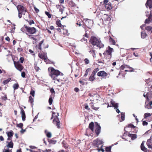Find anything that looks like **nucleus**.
<instances>
[{
    "instance_id": "nucleus-41",
    "label": "nucleus",
    "mask_w": 152,
    "mask_h": 152,
    "mask_svg": "<svg viewBox=\"0 0 152 152\" xmlns=\"http://www.w3.org/2000/svg\"><path fill=\"white\" fill-rule=\"evenodd\" d=\"M34 69L35 70V71L36 72H38L39 71V69H40L39 67L37 66V64H34Z\"/></svg>"
},
{
    "instance_id": "nucleus-5",
    "label": "nucleus",
    "mask_w": 152,
    "mask_h": 152,
    "mask_svg": "<svg viewBox=\"0 0 152 152\" xmlns=\"http://www.w3.org/2000/svg\"><path fill=\"white\" fill-rule=\"evenodd\" d=\"M114 51L113 49L108 46L106 48V50L103 53L104 57L106 59L110 60L112 57V53Z\"/></svg>"
},
{
    "instance_id": "nucleus-59",
    "label": "nucleus",
    "mask_w": 152,
    "mask_h": 152,
    "mask_svg": "<svg viewBox=\"0 0 152 152\" xmlns=\"http://www.w3.org/2000/svg\"><path fill=\"white\" fill-rule=\"evenodd\" d=\"M4 152H12V150H9L8 149H4Z\"/></svg>"
},
{
    "instance_id": "nucleus-13",
    "label": "nucleus",
    "mask_w": 152,
    "mask_h": 152,
    "mask_svg": "<svg viewBox=\"0 0 152 152\" xmlns=\"http://www.w3.org/2000/svg\"><path fill=\"white\" fill-rule=\"evenodd\" d=\"M151 138V137L149 139L147 140L146 142V145L149 148L152 150V140Z\"/></svg>"
},
{
    "instance_id": "nucleus-62",
    "label": "nucleus",
    "mask_w": 152,
    "mask_h": 152,
    "mask_svg": "<svg viewBox=\"0 0 152 152\" xmlns=\"http://www.w3.org/2000/svg\"><path fill=\"white\" fill-rule=\"evenodd\" d=\"M51 151V149H46L45 151L42 150V152H50Z\"/></svg>"
},
{
    "instance_id": "nucleus-60",
    "label": "nucleus",
    "mask_w": 152,
    "mask_h": 152,
    "mask_svg": "<svg viewBox=\"0 0 152 152\" xmlns=\"http://www.w3.org/2000/svg\"><path fill=\"white\" fill-rule=\"evenodd\" d=\"M5 96H2L1 97V99L4 100H6L7 99V97L6 95H5Z\"/></svg>"
},
{
    "instance_id": "nucleus-49",
    "label": "nucleus",
    "mask_w": 152,
    "mask_h": 152,
    "mask_svg": "<svg viewBox=\"0 0 152 152\" xmlns=\"http://www.w3.org/2000/svg\"><path fill=\"white\" fill-rule=\"evenodd\" d=\"M91 107L92 109H93L96 110L99 108V107H96L94 106V105H92L91 106Z\"/></svg>"
},
{
    "instance_id": "nucleus-35",
    "label": "nucleus",
    "mask_w": 152,
    "mask_h": 152,
    "mask_svg": "<svg viewBox=\"0 0 152 152\" xmlns=\"http://www.w3.org/2000/svg\"><path fill=\"white\" fill-rule=\"evenodd\" d=\"M151 116V114L150 113H145L144 115V118H146L148 117H150Z\"/></svg>"
},
{
    "instance_id": "nucleus-50",
    "label": "nucleus",
    "mask_w": 152,
    "mask_h": 152,
    "mask_svg": "<svg viewBox=\"0 0 152 152\" xmlns=\"http://www.w3.org/2000/svg\"><path fill=\"white\" fill-rule=\"evenodd\" d=\"M83 37H86L87 38H88L89 37V34H88V33L87 32V31H86V32L84 34L83 36Z\"/></svg>"
},
{
    "instance_id": "nucleus-11",
    "label": "nucleus",
    "mask_w": 152,
    "mask_h": 152,
    "mask_svg": "<svg viewBox=\"0 0 152 152\" xmlns=\"http://www.w3.org/2000/svg\"><path fill=\"white\" fill-rule=\"evenodd\" d=\"M146 15L148 18L145 20V23H150L152 20V11H150L149 14H146Z\"/></svg>"
},
{
    "instance_id": "nucleus-57",
    "label": "nucleus",
    "mask_w": 152,
    "mask_h": 152,
    "mask_svg": "<svg viewBox=\"0 0 152 152\" xmlns=\"http://www.w3.org/2000/svg\"><path fill=\"white\" fill-rule=\"evenodd\" d=\"M26 75V73L24 72H22L21 75V76L23 77V78L25 77Z\"/></svg>"
},
{
    "instance_id": "nucleus-22",
    "label": "nucleus",
    "mask_w": 152,
    "mask_h": 152,
    "mask_svg": "<svg viewBox=\"0 0 152 152\" xmlns=\"http://www.w3.org/2000/svg\"><path fill=\"white\" fill-rule=\"evenodd\" d=\"M109 37L110 38L109 39V41L110 43L111 44L115 45L116 42L115 40L111 37L109 36Z\"/></svg>"
},
{
    "instance_id": "nucleus-24",
    "label": "nucleus",
    "mask_w": 152,
    "mask_h": 152,
    "mask_svg": "<svg viewBox=\"0 0 152 152\" xmlns=\"http://www.w3.org/2000/svg\"><path fill=\"white\" fill-rule=\"evenodd\" d=\"M94 123L93 122H91L89 124L88 127L91 129L92 131L93 132L94 130Z\"/></svg>"
},
{
    "instance_id": "nucleus-2",
    "label": "nucleus",
    "mask_w": 152,
    "mask_h": 152,
    "mask_svg": "<svg viewBox=\"0 0 152 152\" xmlns=\"http://www.w3.org/2000/svg\"><path fill=\"white\" fill-rule=\"evenodd\" d=\"M90 42L94 46H96L99 49L104 47V44L102 43L100 39L94 36L91 37Z\"/></svg>"
},
{
    "instance_id": "nucleus-37",
    "label": "nucleus",
    "mask_w": 152,
    "mask_h": 152,
    "mask_svg": "<svg viewBox=\"0 0 152 152\" xmlns=\"http://www.w3.org/2000/svg\"><path fill=\"white\" fill-rule=\"evenodd\" d=\"M111 146H110L108 147H106L105 148V151L106 152H110L111 149Z\"/></svg>"
},
{
    "instance_id": "nucleus-33",
    "label": "nucleus",
    "mask_w": 152,
    "mask_h": 152,
    "mask_svg": "<svg viewBox=\"0 0 152 152\" xmlns=\"http://www.w3.org/2000/svg\"><path fill=\"white\" fill-rule=\"evenodd\" d=\"M26 20L28 22L29 24L30 25H31L32 24H34L35 23L34 20H28L27 19Z\"/></svg>"
},
{
    "instance_id": "nucleus-48",
    "label": "nucleus",
    "mask_w": 152,
    "mask_h": 152,
    "mask_svg": "<svg viewBox=\"0 0 152 152\" xmlns=\"http://www.w3.org/2000/svg\"><path fill=\"white\" fill-rule=\"evenodd\" d=\"M143 119H143L142 120V125L143 126H147L148 124V123L145 121H143Z\"/></svg>"
},
{
    "instance_id": "nucleus-27",
    "label": "nucleus",
    "mask_w": 152,
    "mask_h": 152,
    "mask_svg": "<svg viewBox=\"0 0 152 152\" xmlns=\"http://www.w3.org/2000/svg\"><path fill=\"white\" fill-rule=\"evenodd\" d=\"M121 115H118V117L119 118L121 117V121H122L124 120L125 114V113H121Z\"/></svg>"
},
{
    "instance_id": "nucleus-20",
    "label": "nucleus",
    "mask_w": 152,
    "mask_h": 152,
    "mask_svg": "<svg viewBox=\"0 0 152 152\" xmlns=\"http://www.w3.org/2000/svg\"><path fill=\"white\" fill-rule=\"evenodd\" d=\"M56 7L58 9H59L60 12H61V14H62L64 10V7L63 6H61L59 5H57Z\"/></svg>"
},
{
    "instance_id": "nucleus-9",
    "label": "nucleus",
    "mask_w": 152,
    "mask_h": 152,
    "mask_svg": "<svg viewBox=\"0 0 152 152\" xmlns=\"http://www.w3.org/2000/svg\"><path fill=\"white\" fill-rule=\"evenodd\" d=\"M55 117L56 118L53 120V123L56 125L58 129H60L61 128L60 121L57 115Z\"/></svg>"
},
{
    "instance_id": "nucleus-42",
    "label": "nucleus",
    "mask_w": 152,
    "mask_h": 152,
    "mask_svg": "<svg viewBox=\"0 0 152 152\" xmlns=\"http://www.w3.org/2000/svg\"><path fill=\"white\" fill-rule=\"evenodd\" d=\"M45 14L48 16L49 18H51L52 15L50 14L48 12L45 11Z\"/></svg>"
},
{
    "instance_id": "nucleus-44",
    "label": "nucleus",
    "mask_w": 152,
    "mask_h": 152,
    "mask_svg": "<svg viewBox=\"0 0 152 152\" xmlns=\"http://www.w3.org/2000/svg\"><path fill=\"white\" fill-rule=\"evenodd\" d=\"M23 126V124L22 123H20L19 124H17V126L20 128H22Z\"/></svg>"
},
{
    "instance_id": "nucleus-4",
    "label": "nucleus",
    "mask_w": 152,
    "mask_h": 152,
    "mask_svg": "<svg viewBox=\"0 0 152 152\" xmlns=\"http://www.w3.org/2000/svg\"><path fill=\"white\" fill-rule=\"evenodd\" d=\"M17 8L18 11V17L19 18H21L22 15H24L27 11L26 6H24L22 4L18 5L17 6Z\"/></svg>"
},
{
    "instance_id": "nucleus-28",
    "label": "nucleus",
    "mask_w": 152,
    "mask_h": 152,
    "mask_svg": "<svg viewBox=\"0 0 152 152\" xmlns=\"http://www.w3.org/2000/svg\"><path fill=\"white\" fill-rule=\"evenodd\" d=\"M69 4L72 7H75L76 6V4L72 1H69Z\"/></svg>"
},
{
    "instance_id": "nucleus-15",
    "label": "nucleus",
    "mask_w": 152,
    "mask_h": 152,
    "mask_svg": "<svg viewBox=\"0 0 152 152\" xmlns=\"http://www.w3.org/2000/svg\"><path fill=\"white\" fill-rule=\"evenodd\" d=\"M132 129L133 128V124H128V126H127L126 127H125L124 128V130L126 132H130V129Z\"/></svg>"
},
{
    "instance_id": "nucleus-61",
    "label": "nucleus",
    "mask_w": 152,
    "mask_h": 152,
    "mask_svg": "<svg viewBox=\"0 0 152 152\" xmlns=\"http://www.w3.org/2000/svg\"><path fill=\"white\" fill-rule=\"evenodd\" d=\"M50 91L51 93L52 94H55V91L54 90V89L53 88H52L50 89Z\"/></svg>"
},
{
    "instance_id": "nucleus-30",
    "label": "nucleus",
    "mask_w": 152,
    "mask_h": 152,
    "mask_svg": "<svg viewBox=\"0 0 152 152\" xmlns=\"http://www.w3.org/2000/svg\"><path fill=\"white\" fill-rule=\"evenodd\" d=\"M28 101L31 103L32 106L33 104L34 100L32 96H30L29 97Z\"/></svg>"
},
{
    "instance_id": "nucleus-32",
    "label": "nucleus",
    "mask_w": 152,
    "mask_h": 152,
    "mask_svg": "<svg viewBox=\"0 0 152 152\" xmlns=\"http://www.w3.org/2000/svg\"><path fill=\"white\" fill-rule=\"evenodd\" d=\"M11 80V79L10 78H8V79L4 81L3 82V83L4 85H6Z\"/></svg>"
},
{
    "instance_id": "nucleus-16",
    "label": "nucleus",
    "mask_w": 152,
    "mask_h": 152,
    "mask_svg": "<svg viewBox=\"0 0 152 152\" xmlns=\"http://www.w3.org/2000/svg\"><path fill=\"white\" fill-rule=\"evenodd\" d=\"M20 114L21 115V117L22 120L24 121L26 120V115L25 111L22 107L20 108Z\"/></svg>"
},
{
    "instance_id": "nucleus-39",
    "label": "nucleus",
    "mask_w": 152,
    "mask_h": 152,
    "mask_svg": "<svg viewBox=\"0 0 152 152\" xmlns=\"http://www.w3.org/2000/svg\"><path fill=\"white\" fill-rule=\"evenodd\" d=\"M49 104L50 105L52 104L53 102V99L52 96H50L48 101Z\"/></svg>"
},
{
    "instance_id": "nucleus-1",
    "label": "nucleus",
    "mask_w": 152,
    "mask_h": 152,
    "mask_svg": "<svg viewBox=\"0 0 152 152\" xmlns=\"http://www.w3.org/2000/svg\"><path fill=\"white\" fill-rule=\"evenodd\" d=\"M48 71L49 72V76L53 80H57L59 82L62 80L61 79L58 77L61 73L58 70L55 69L52 67H50L48 69Z\"/></svg>"
},
{
    "instance_id": "nucleus-64",
    "label": "nucleus",
    "mask_w": 152,
    "mask_h": 152,
    "mask_svg": "<svg viewBox=\"0 0 152 152\" xmlns=\"http://www.w3.org/2000/svg\"><path fill=\"white\" fill-rule=\"evenodd\" d=\"M63 146L64 147V148L66 149L68 148L67 146L66 145V144L65 143H63Z\"/></svg>"
},
{
    "instance_id": "nucleus-8",
    "label": "nucleus",
    "mask_w": 152,
    "mask_h": 152,
    "mask_svg": "<svg viewBox=\"0 0 152 152\" xmlns=\"http://www.w3.org/2000/svg\"><path fill=\"white\" fill-rule=\"evenodd\" d=\"M99 70V69L98 68H97L94 69L89 78L90 81H92L95 79V75L96 73Z\"/></svg>"
},
{
    "instance_id": "nucleus-25",
    "label": "nucleus",
    "mask_w": 152,
    "mask_h": 152,
    "mask_svg": "<svg viewBox=\"0 0 152 152\" xmlns=\"http://www.w3.org/2000/svg\"><path fill=\"white\" fill-rule=\"evenodd\" d=\"M7 143H8L7 146L8 148H13V143L12 141H11L10 142L7 141Z\"/></svg>"
},
{
    "instance_id": "nucleus-36",
    "label": "nucleus",
    "mask_w": 152,
    "mask_h": 152,
    "mask_svg": "<svg viewBox=\"0 0 152 152\" xmlns=\"http://www.w3.org/2000/svg\"><path fill=\"white\" fill-rule=\"evenodd\" d=\"M19 87V86L18 83H15L13 85V88L14 90L18 89Z\"/></svg>"
},
{
    "instance_id": "nucleus-47",
    "label": "nucleus",
    "mask_w": 152,
    "mask_h": 152,
    "mask_svg": "<svg viewBox=\"0 0 152 152\" xmlns=\"http://www.w3.org/2000/svg\"><path fill=\"white\" fill-rule=\"evenodd\" d=\"M35 92L32 89H31V91L30 92V94L33 97L34 96Z\"/></svg>"
},
{
    "instance_id": "nucleus-58",
    "label": "nucleus",
    "mask_w": 152,
    "mask_h": 152,
    "mask_svg": "<svg viewBox=\"0 0 152 152\" xmlns=\"http://www.w3.org/2000/svg\"><path fill=\"white\" fill-rule=\"evenodd\" d=\"M34 10L36 13H38L39 12V10L35 7H34Z\"/></svg>"
},
{
    "instance_id": "nucleus-31",
    "label": "nucleus",
    "mask_w": 152,
    "mask_h": 152,
    "mask_svg": "<svg viewBox=\"0 0 152 152\" xmlns=\"http://www.w3.org/2000/svg\"><path fill=\"white\" fill-rule=\"evenodd\" d=\"M56 24L59 27H61L62 25L61 23V21L59 20H57L56 22Z\"/></svg>"
},
{
    "instance_id": "nucleus-63",
    "label": "nucleus",
    "mask_w": 152,
    "mask_h": 152,
    "mask_svg": "<svg viewBox=\"0 0 152 152\" xmlns=\"http://www.w3.org/2000/svg\"><path fill=\"white\" fill-rule=\"evenodd\" d=\"M18 51L19 52H21L23 50V49L21 48H18L17 49Z\"/></svg>"
},
{
    "instance_id": "nucleus-17",
    "label": "nucleus",
    "mask_w": 152,
    "mask_h": 152,
    "mask_svg": "<svg viewBox=\"0 0 152 152\" xmlns=\"http://www.w3.org/2000/svg\"><path fill=\"white\" fill-rule=\"evenodd\" d=\"M102 19L105 21H109L111 19L109 15L107 14H104L102 16Z\"/></svg>"
},
{
    "instance_id": "nucleus-21",
    "label": "nucleus",
    "mask_w": 152,
    "mask_h": 152,
    "mask_svg": "<svg viewBox=\"0 0 152 152\" xmlns=\"http://www.w3.org/2000/svg\"><path fill=\"white\" fill-rule=\"evenodd\" d=\"M39 56L40 58L44 60H46V58H47L46 55L44 53H39Z\"/></svg>"
},
{
    "instance_id": "nucleus-54",
    "label": "nucleus",
    "mask_w": 152,
    "mask_h": 152,
    "mask_svg": "<svg viewBox=\"0 0 152 152\" xmlns=\"http://www.w3.org/2000/svg\"><path fill=\"white\" fill-rule=\"evenodd\" d=\"M80 40L82 42H87V39L83 37V38L82 39Z\"/></svg>"
},
{
    "instance_id": "nucleus-19",
    "label": "nucleus",
    "mask_w": 152,
    "mask_h": 152,
    "mask_svg": "<svg viewBox=\"0 0 152 152\" xmlns=\"http://www.w3.org/2000/svg\"><path fill=\"white\" fill-rule=\"evenodd\" d=\"M85 20L86 24L88 26V27L90 26L92 24V21L90 19H84V20Z\"/></svg>"
},
{
    "instance_id": "nucleus-43",
    "label": "nucleus",
    "mask_w": 152,
    "mask_h": 152,
    "mask_svg": "<svg viewBox=\"0 0 152 152\" xmlns=\"http://www.w3.org/2000/svg\"><path fill=\"white\" fill-rule=\"evenodd\" d=\"M103 146V145H102L100 147V148H98L97 150H98V152H99L100 151H101L102 152H104V150L103 149V148H102V147Z\"/></svg>"
},
{
    "instance_id": "nucleus-12",
    "label": "nucleus",
    "mask_w": 152,
    "mask_h": 152,
    "mask_svg": "<svg viewBox=\"0 0 152 152\" xmlns=\"http://www.w3.org/2000/svg\"><path fill=\"white\" fill-rule=\"evenodd\" d=\"M95 124H96V128L95 130V132L97 136H98L100 132L101 126L98 124L97 122H95Z\"/></svg>"
},
{
    "instance_id": "nucleus-3",
    "label": "nucleus",
    "mask_w": 152,
    "mask_h": 152,
    "mask_svg": "<svg viewBox=\"0 0 152 152\" xmlns=\"http://www.w3.org/2000/svg\"><path fill=\"white\" fill-rule=\"evenodd\" d=\"M23 28L25 31L26 34L29 37L32 35L35 34L37 31V30L34 27H30L26 25L23 26Z\"/></svg>"
},
{
    "instance_id": "nucleus-40",
    "label": "nucleus",
    "mask_w": 152,
    "mask_h": 152,
    "mask_svg": "<svg viewBox=\"0 0 152 152\" xmlns=\"http://www.w3.org/2000/svg\"><path fill=\"white\" fill-rule=\"evenodd\" d=\"M44 41V40L43 39L42 41H41V42H40L39 43V49L40 50H41V49H42L41 46V45L43 43Z\"/></svg>"
},
{
    "instance_id": "nucleus-38",
    "label": "nucleus",
    "mask_w": 152,
    "mask_h": 152,
    "mask_svg": "<svg viewBox=\"0 0 152 152\" xmlns=\"http://www.w3.org/2000/svg\"><path fill=\"white\" fill-rule=\"evenodd\" d=\"M145 29L147 31H151L152 29V27L151 26H147L145 27Z\"/></svg>"
},
{
    "instance_id": "nucleus-10",
    "label": "nucleus",
    "mask_w": 152,
    "mask_h": 152,
    "mask_svg": "<svg viewBox=\"0 0 152 152\" xmlns=\"http://www.w3.org/2000/svg\"><path fill=\"white\" fill-rule=\"evenodd\" d=\"M97 75L99 77H100L106 79L108 76V74L104 71H102L99 72L97 73Z\"/></svg>"
},
{
    "instance_id": "nucleus-23",
    "label": "nucleus",
    "mask_w": 152,
    "mask_h": 152,
    "mask_svg": "<svg viewBox=\"0 0 152 152\" xmlns=\"http://www.w3.org/2000/svg\"><path fill=\"white\" fill-rule=\"evenodd\" d=\"M145 142V141H143L140 145L141 150L143 151H145V150H146V149H147V148L144 146Z\"/></svg>"
},
{
    "instance_id": "nucleus-18",
    "label": "nucleus",
    "mask_w": 152,
    "mask_h": 152,
    "mask_svg": "<svg viewBox=\"0 0 152 152\" xmlns=\"http://www.w3.org/2000/svg\"><path fill=\"white\" fill-rule=\"evenodd\" d=\"M104 6L105 8L107 11L110 10L112 8L111 4L110 2L108 3L107 4H106Z\"/></svg>"
},
{
    "instance_id": "nucleus-14",
    "label": "nucleus",
    "mask_w": 152,
    "mask_h": 152,
    "mask_svg": "<svg viewBox=\"0 0 152 152\" xmlns=\"http://www.w3.org/2000/svg\"><path fill=\"white\" fill-rule=\"evenodd\" d=\"M145 6L147 8L151 10L152 8V0H147Z\"/></svg>"
},
{
    "instance_id": "nucleus-52",
    "label": "nucleus",
    "mask_w": 152,
    "mask_h": 152,
    "mask_svg": "<svg viewBox=\"0 0 152 152\" xmlns=\"http://www.w3.org/2000/svg\"><path fill=\"white\" fill-rule=\"evenodd\" d=\"M84 61L86 64H87L89 63V60L87 58H85Z\"/></svg>"
},
{
    "instance_id": "nucleus-34",
    "label": "nucleus",
    "mask_w": 152,
    "mask_h": 152,
    "mask_svg": "<svg viewBox=\"0 0 152 152\" xmlns=\"http://www.w3.org/2000/svg\"><path fill=\"white\" fill-rule=\"evenodd\" d=\"M147 36V34L145 32H141V37L142 38H145Z\"/></svg>"
},
{
    "instance_id": "nucleus-29",
    "label": "nucleus",
    "mask_w": 152,
    "mask_h": 152,
    "mask_svg": "<svg viewBox=\"0 0 152 152\" xmlns=\"http://www.w3.org/2000/svg\"><path fill=\"white\" fill-rule=\"evenodd\" d=\"M14 134L13 132L11 130L7 133V135L8 137H10L13 136Z\"/></svg>"
},
{
    "instance_id": "nucleus-6",
    "label": "nucleus",
    "mask_w": 152,
    "mask_h": 152,
    "mask_svg": "<svg viewBox=\"0 0 152 152\" xmlns=\"http://www.w3.org/2000/svg\"><path fill=\"white\" fill-rule=\"evenodd\" d=\"M93 145L95 146L98 147V148H99V146L100 145H103V142L102 140L97 138L95 140H93Z\"/></svg>"
},
{
    "instance_id": "nucleus-26",
    "label": "nucleus",
    "mask_w": 152,
    "mask_h": 152,
    "mask_svg": "<svg viewBox=\"0 0 152 152\" xmlns=\"http://www.w3.org/2000/svg\"><path fill=\"white\" fill-rule=\"evenodd\" d=\"M111 104L112 105L113 107L115 108L118 107V104L115 103L114 101H111Z\"/></svg>"
},
{
    "instance_id": "nucleus-55",
    "label": "nucleus",
    "mask_w": 152,
    "mask_h": 152,
    "mask_svg": "<svg viewBox=\"0 0 152 152\" xmlns=\"http://www.w3.org/2000/svg\"><path fill=\"white\" fill-rule=\"evenodd\" d=\"M126 67H127V66H125V65H122L120 67V69L121 70H124V69L126 68Z\"/></svg>"
},
{
    "instance_id": "nucleus-45",
    "label": "nucleus",
    "mask_w": 152,
    "mask_h": 152,
    "mask_svg": "<svg viewBox=\"0 0 152 152\" xmlns=\"http://www.w3.org/2000/svg\"><path fill=\"white\" fill-rule=\"evenodd\" d=\"M133 71V69L131 67H128L127 69L125 70V72H132Z\"/></svg>"
},
{
    "instance_id": "nucleus-53",
    "label": "nucleus",
    "mask_w": 152,
    "mask_h": 152,
    "mask_svg": "<svg viewBox=\"0 0 152 152\" xmlns=\"http://www.w3.org/2000/svg\"><path fill=\"white\" fill-rule=\"evenodd\" d=\"M24 61V59L23 57H21L19 59V61L21 63H23Z\"/></svg>"
},
{
    "instance_id": "nucleus-46",
    "label": "nucleus",
    "mask_w": 152,
    "mask_h": 152,
    "mask_svg": "<svg viewBox=\"0 0 152 152\" xmlns=\"http://www.w3.org/2000/svg\"><path fill=\"white\" fill-rule=\"evenodd\" d=\"M45 132L46 133V136L48 138H50L51 137V134L50 132H47L46 133V131H45Z\"/></svg>"
},
{
    "instance_id": "nucleus-7",
    "label": "nucleus",
    "mask_w": 152,
    "mask_h": 152,
    "mask_svg": "<svg viewBox=\"0 0 152 152\" xmlns=\"http://www.w3.org/2000/svg\"><path fill=\"white\" fill-rule=\"evenodd\" d=\"M14 64L15 68L20 71H21L24 68L23 66L21 64L19 61L17 62L14 61Z\"/></svg>"
},
{
    "instance_id": "nucleus-56",
    "label": "nucleus",
    "mask_w": 152,
    "mask_h": 152,
    "mask_svg": "<svg viewBox=\"0 0 152 152\" xmlns=\"http://www.w3.org/2000/svg\"><path fill=\"white\" fill-rule=\"evenodd\" d=\"M49 142H50V143L55 144L56 143V140H51L49 141Z\"/></svg>"
},
{
    "instance_id": "nucleus-51",
    "label": "nucleus",
    "mask_w": 152,
    "mask_h": 152,
    "mask_svg": "<svg viewBox=\"0 0 152 152\" xmlns=\"http://www.w3.org/2000/svg\"><path fill=\"white\" fill-rule=\"evenodd\" d=\"M128 136L131 139V140H133V134L129 133Z\"/></svg>"
}]
</instances>
